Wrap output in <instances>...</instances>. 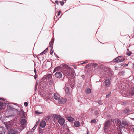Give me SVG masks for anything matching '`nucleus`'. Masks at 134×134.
<instances>
[{"instance_id":"33","label":"nucleus","mask_w":134,"mask_h":134,"mask_svg":"<svg viewBox=\"0 0 134 134\" xmlns=\"http://www.w3.org/2000/svg\"><path fill=\"white\" fill-rule=\"evenodd\" d=\"M87 62H87V60H86L85 61L83 62L81 64H85L87 63Z\"/></svg>"},{"instance_id":"54","label":"nucleus","mask_w":134,"mask_h":134,"mask_svg":"<svg viewBox=\"0 0 134 134\" xmlns=\"http://www.w3.org/2000/svg\"><path fill=\"white\" fill-rule=\"evenodd\" d=\"M121 64V65H122V66H125V65H124L123 64Z\"/></svg>"},{"instance_id":"60","label":"nucleus","mask_w":134,"mask_h":134,"mask_svg":"<svg viewBox=\"0 0 134 134\" xmlns=\"http://www.w3.org/2000/svg\"><path fill=\"white\" fill-rule=\"evenodd\" d=\"M133 131L134 132V127L133 129Z\"/></svg>"},{"instance_id":"51","label":"nucleus","mask_w":134,"mask_h":134,"mask_svg":"<svg viewBox=\"0 0 134 134\" xmlns=\"http://www.w3.org/2000/svg\"><path fill=\"white\" fill-rule=\"evenodd\" d=\"M85 75H83L82 76V77L83 78H85Z\"/></svg>"},{"instance_id":"38","label":"nucleus","mask_w":134,"mask_h":134,"mask_svg":"<svg viewBox=\"0 0 134 134\" xmlns=\"http://www.w3.org/2000/svg\"><path fill=\"white\" fill-rule=\"evenodd\" d=\"M113 124H114V125H115V123H116V120H113Z\"/></svg>"},{"instance_id":"14","label":"nucleus","mask_w":134,"mask_h":134,"mask_svg":"<svg viewBox=\"0 0 134 134\" xmlns=\"http://www.w3.org/2000/svg\"><path fill=\"white\" fill-rule=\"evenodd\" d=\"M54 97L55 100H58L60 99V96L58 93H57L54 94Z\"/></svg>"},{"instance_id":"53","label":"nucleus","mask_w":134,"mask_h":134,"mask_svg":"<svg viewBox=\"0 0 134 134\" xmlns=\"http://www.w3.org/2000/svg\"><path fill=\"white\" fill-rule=\"evenodd\" d=\"M118 58H115V59H114V60H118Z\"/></svg>"},{"instance_id":"31","label":"nucleus","mask_w":134,"mask_h":134,"mask_svg":"<svg viewBox=\"0 0 134 134\" xmlns=\"http://www.w3.org/2000/svg\"><path fill=\"white\" fill-rule=\"evenodd\" d=\"M98 104L100 105H102L103 104L101 100H100L98 102Z\"/></svg>"},{"instance_id":"46","label":"nucleus","mask_w":134,"mask_h":134,"mask_svg":"<svg viewBox=\"0 0 134 134\" xmlns=\"http://www.w3.org/2000/svg\"><path fill=\"white\" fill-rule=\"evenodd\" d=\"M37 75H36L34 76V78L35 79H36L37 78Z\"/></svg>"},{"instance_id":"45","label":"nucleus","mask_w":134,"mask_h":134,"mask_svg":"<svg viewBox=\"0 0 134 134\" xmlns=\"http://www.w3.org/2000/svg\"><path fill=\"white\" fill-rule=\"evenodd\" d=\"M48 77L49 78H51V77H52V76L51 74H49L48 75Z\"/></svg>"},{"instance_id":"59","label":"nucleus","mask_w":134,"mask_h":134,"mask_svg":"<svg viewBox=\"0 0 134 134\" xmlns=\"http://www.w3.org/2000/svg\"><path fill=\"white\" fill-rule=\"evenodd\" d=\"M118 134H122L121 133H119Z\"/></svg>"},{"instance_id":"24","label":"nucleus","mask_w":134,"mask_h":134,"mask_svg":"<svg viewBox=\"0 0 134 134\" xmlns=\"http://www.w3.org/2000/svg\"><path fill=\"white\" fill-rule=\"evenodd\" d=\"M3 109V103L2 102H0V110Z\"/></svg>"},{"instance_id":"10","label":"nucleus","mask_w":134,"mask_h":134,"mask_svg":"<svg viewBox=\"0 0 134 134\" xmlns=\"http://www.w3.org/2000/svg\"><path fill=\"white\" fill-rule=\"evenodd\" d=\"M105 85L107 87L109 86L110 85V81L109 79L105 80L104 81Z\"/></svg>"},{"instance_id":"23","label":"nucleus","mask_w":134,"mask_h":134,"mask_svg":"<svg viewBox=\"0 0 134 134\" xmlns=\"http://www.w3.org/2000/svg\"><path fill=\"white\" fill-rule=\"evenodd\" d=\"M124 59H118L116 61H115V62H116L117 63L120 62H122L124 61Z\"/></svg>"},{"instance_id":"7","label":"nucleus","mask_w":134,"mask_h":134,"mask_svg":"<svg viewBox=\"0 0 134 134\" xmlns=\"http://www.w3.org/2000/svg\"><path fill=\"white\" fill-rule=\"evenodd\" d=\"M58 122L60 125H63L65 122V120L63 118H60L58 119Z\"/></svg>"},{"instance_id":"13","label":"nucleus","mask_w":134,"mask_h":134,"mask_svg":"<svg viewBox=\"0 0 134 134\" xmlns=\"http://www.w3.org/2000/svg\"><path fill=\"white\" fill-rule=\"evenodd\" d=\"M110 124V122L109 120H108L105 123L104 126V129H107L109 126Z\"/></svg>"},{"instance_id":"26","label":"nucleus","mask_w":134,"mask_h":134,"mask_svg":"<svg viewBox=\"0 0 134 134\" xmlns=\"http://www.w3.org/2000/svg\"><path fill=\"white\" fill-rule=\"evenodd\" d=\"M95 114L96 115H98L99 113V111L98 110H97L94 112Z\"/></svg>"},{"instance_id":"22","label":"nucleus","mask_w":134,"mask_h":134,"mask_svg":"<svg viewBox=\"0 0 134 134\" xmlns=\"http://www.w3.org/2000/svg\"><path fill=\"white\" fill-rule=\"evenodd\" d=\"M54 41V40H53V41L52 40L49 43V47H51V48H53V45Z\"/></svg>"},{"instance_id":"2","label":"nucleus","mask_w":134,"mask_h":134,"mask_svg":"<svg viewBox=\"0 0 134 134\" xmlns=\"http://www.w3.org/2000/svg\"><path fill=\"white\" fill-rule=\"evenodd\" d=\"M6 127L8 129H9L12 127H13V128L18 129L20 131L19 129L20 130V131H22L21 129L19 127L20 124L19 122H14L12 121H10L7 122L5 124Z\"/></svg>"},{"instance_id":"48","label":"nucleus","mask_w":134,"mask_h":134,"mask_svg":"<svg viewBox=\"0 0 134 134\" xmlns=\"http://www.w3.org/2000/svg\"><path fill=\"white\" fill-rule=\"evenodd\" d=\"M37 88V86H35V90H36Z\"/></svg>"},{"instance_id":"17","label":"nucleus","mask_w":134,"mask_h":134,"mask_svg":"<svg viewBox=\"0 0 134 134\" xmlns=\"http://www.w3.org/2000/svg\"><path fill=\"white\" fill-rule=\"evenodd\" d=\"M53 117L54 118V120L55 118L58 119L59 118L61 117V116L58 115L54 114L53 115Z\"/></svg>"},{"instance_id":"64","label":"nucleus","mask_w":134,"mask_h":134,"mask_svg":"<svg viewBox=\"0 0 134 134\" xmlns=\"http://www.w3.org/2000/svg\"><path fill=\"white\" fill-rule=\"evenodd\" d=\"M129 49H127V50L128 51Z\"/></svg>"},{"instance_id":"29","label":"nucleus","mask_w":134,"mask_h":134,"mask_svg":"<svg viewBox=\"0 0 134 134\" xmlns=\"http://www.w3.org/2000/svg\"><path fill=\"white\" fill-rule=\"evenodd\" d=\"M39 121L40 120H38V121L36 122L35 126H36V127L38 125Z\"/></svg>"},{"instance_id":"42","label":"nucleus","mask_w":134,"mask_h":134,"mask_svg":"<svg viewBox=\"0 0 134 134\" xmlns=\"http://www.w3.org/2000/svg\"><path fill=\"white\" fill-rule=\"evenodd\" d=\"M36 127L35 126L34 127H33V128H32V130H33L34 131Z\"/></svg>"},{"instance_id":"61","label":"nucleus","mask_w":134,"mask_h":134,"mask_svg":"<svg viewBox=\"0 0 134 134\" xmlns=\"http://www.w3.org/2000/svg\"><path fill=\"white\" fill-rule=\"evenodd\" d=\"M50 85H52V83H50Z\"/></svg>"},{"instance_id":"20","label":"nucleus","mask_w":134,"mask_h":134,"mask_svg":"<svg viewBox=\"0 0 134 134\" xmlns=\"http://www.w3.org/2000/svg\"><path fill=\"white\" fill-rule=\"evenodd\" d=\"M116 125H118L120 126L121 124L120 120L119 119H117L116 121Z\"/></svg>"},{"instance_id":"55","label":"nucleus","mask_w":134,"mask_h":134,"mask_svg":"<svg viewBox=\"0 0 134 134\" xmlns=\"http://www.w3.org/2000/svg\"><path fill=\"white\" fill-rule=\"evenodd\" d=\"M38 85V83H36V85L35 86H37Z\"/></svg>"},{"instance_id":"40","label":"nucleus","mask_w":134,"mask_h":134,"mask_svg":"<svg viewBox=\"0 0 134 134\" xmlns=\"http://www.w3.org/2000/svg\"><path fill=\"white\" fill-rule=\"evenodd\" d=\"M40 134H46V133H44L43 132H40Z\"/></svg>"},{"instance_id":"52","label":"nucleus","mask_w":134,"mask_h":134,"mask_svg":"<svg viewBox=\"0 0 134 134\" xmlns=\"http://www.w3.org/2000/svg\"><path fill=\"white\" fill-rule=\"evenodd\" d=\"M48 50V48H47L45 49V51H47Z\"/></svg>"},{"instance_id":"43","label":"nucleus","mask_w":134,"mask_h":134,"mask_svg":"<svg viewBox=\"0 0 134 134\" xmlns=\"http://www.w3.org/2000/svg\"><path fill=\"white\" fill-rule=\"evenodd\" d=\"M55 2L57 4H58V1H55Z\"/></svg>"},{"instance_id":"30","label":"nucleus","mask_w":134,"mask_h":134,"mask_svg":"<svg viewBox=\"0 0 134 134\" xmlns=\"http://www.w3.org/2000/svg\"><path fill=\"white\" fill-rule=\"evenodd\" d=\"M131 52H127V53H126L127 55L129 56L130 55H131Z\"/></svg>"},{"instance_id":"63","label":"nucleus","mask_w":134,"mask_h":134,"mask_svg":"<svg viewBox=\"0 0 134 134\" xmlns=\"http://www.w3.org/2000/svg\"><path fill=\"white\" fill-rule=\"evenodd\" d=\"M133 64V67H134V63Z\"/></svg>"},{"instance_id":"47","label":"nucleus","mask_w":134,"mask_h":134,"mask_svg":"<svg viewBox=\"0 0 134 134\" xmlns=\"http://www.w3.org/2000/svg\"><path fill=\"white\" fill-rule=\"evenodd\" d=\"M13 115H10V116H6V117L7 118H9L10 117H11V116H12Z\"/></svg>"},{"instance_id":"37","label":"nucleus","mask_w":134,"mask_h":134,"mask_svg":"<svg viewBox=\"0 0 134 134\" xmlns=\"http://www.w3.org/2000/svg\"><path fill=\"white\" fill-rule=\"evenodd\" d=\"M24 105L26 107L28 105V103L27 102H25L24 103Z\"/></svg>"},{"instance_id":"3","label":"nucleus","mask_w":134,"mask_h":134,"mask_svg":"<svg viewBox=\"0 0 134 134\" xmlns=\"http://www.w3.org/2000/svg\"><path fill=\"white\" fill-rule=\"evenodd\" d=\"M68 82V83L66 84L65 85L66 88L65 89V91L67 94H68L69 92V87L67 86H70L71 88H73L74 86V82L73 79L72 78L71 79H69V80Z\"/></svg>"},{"instance_id":"8","label":"nucleus","mask_w":134,"mask_h":134,"mask_svg":"<svg viewBox=\"0 0 134 134\" xmlns=\"http://www.w3.org/2000/svg\"><path fill=\"white\" fill-rule=\"evenodd\" d=\"M46 123L45 121L43 120H42L40 123L39 126L42 128L44 127L46 125Z\"/></svg>"},{"instance_id":"4","label":"nucleus","mask_w":134,"mask_h":134,"mask_svg":"<svg viewBox=\"0 0 134 134\" xmlns=\"http://www.w3.org/2000/svg\"><path fill=\"white\" fill-rule=\"evenodd\" d=\"M14 128V129H10V130H9L8 133L9 134H15L17 133L19 131L20 132L21 131L19 130L18 129ZM19 130H20V129Z\"/></svg>"},{"instance_id":"28","label":"nucleus","mask_w":134,"mask_h":134,"mask_svg":"<svg viewBox=\"0 0 134 134\" xmlns=\"http://www.w3.org/2000/svg\"><path fill=\"white\" fill-rule=\"evenodd\" d=\"M51 117L50 116H48L46 118V121H48L49 119H50Z\"/></svg>"},{"instance_id":"12","label":"nucleus","mask_w":134,"mask_h":134,"mask_svg":"<svg viewBox=\"0 0 134 134\" xmlns=\"http://www.w3.org/2000/svg\"><path fill=\"white\" fill-rule=\"evenodd\" d=\"M58 100L59 103L60 104H64L66 102L65 99L64 98H60Z\"/></svg>"},{"instance_id":"34","label":"nucleus","mask_w":134,"mask_h":134,"mask_svg":"<svg viewBox=\"0 0 134 134\" xmlns=\"http://www.w3.org/2000/svg\"><path fill=\"white\" fill-rule=\"evenodd\" d=\"M47 51H45V50L43 51L40 54H45V53L46 52H47Z\"/></svg>"},{"instance_id":"57","label":"nucleus","mask_w":134,"mask_h":134,"mask_svg":"<svg viewBox=\"0 0 134 134\" xmlns=\"http://www.w3.org/2000/svg\"><path fill=\"white\" fill-rule=\"evenodd\" d=\"M55 56H56V57H57V55L56 54H55Z\"/></svg>"},{"instance_id":"58","label":"nucleus","mask_w":134,"mask_h":134,"mask_svg":"<svg viewBox=\"0 0 134 134\" xmlns=\"http://www.w3.org/2000/svg\"><path fill=\"white\" fill-rule=\"evenodd\" d=\"M124 73V71H122L121 72V73Z\"/></svg>"},{"instance_id":"5","label":"nucleus","mask_w":134,"mask_h":134,"mask_svg":"<svg viewBox=\"0 0 134 134\" xmlns=\"http://www.w3.org/2000/svg\"><path fill=\"white\" fill-rule=\"evenodd\" d=\"M26 120L25 119H23L21 120L20 121V124L22 125L23 126H21L20 124V128L22 130L25 128L26 124Z\"/></svg>"},{"instance_id":"50","label":"nucleus","mask_w":134,"mask_h":134,"mask_svg":"<svg viewBox=\"0 0 134 134\" xmlns=\"http://www.w3.org/2000/svg\"><path fill=\"white\" fill-rule=\"evenodd\" d=\"M34 72H35V74H36V69H34Z\"/></svg>"},{"instance_id":"11","label":"nucleus","mask_w":134,"mask_h":134,"mask_svg":"<svg viewBox=\"0 0 134 134\" xmlns=\"http://www.w3.org/2000/svg\"><path fill=\"white\" fill-rule=\"evenodd\" d=\"M6 132V129L4 127H0V134H5Z\"/></svg>"},{"instance_id":"16","label":"nucleus","mask_w":134,"mask_h":134,"mask_svg":"<svg viewBox=\"0 0 134 134\" xmlns=\"http://www.w3.org/2000/svg\"><path fill=\"white\" fill-rule=\"evenodd\" d=\"M67 119L70 122H72L74 120V119L71 116H68L67 117Z\"/></svg>"},{"instance_id":"49","label":"nucleus","mask_w":134,"mask_h":134,"mask_svg":"<svg viewBox=\"0 0 134 134\" xmlns=\"http://www.w3.org/2000/svg\"><path fill=\"white\" fill-rule=\"evenodd\" d=\"M120 57H121L120 56H119L118 57H117L116 58L120 59Z\"/></svg>"},{"instance_id":"6","label":"nucleus","mask_w":134,"mask_h":134,"mask_svg":"<svg viewBox=\"0 0 134 134\" xmlns=\"http://www.w3.org/2000/svg\"><path fill=\"white\" fill-rule=\"evenodd\" d=\"M120 127L122 128H127L128 126V123L125 121H123L121 124Z\"/></svg>"},{"instance_id":"36","label":"nucleus","mask_w":134,"mask_h":134,"mask_svg":"<svg viewBox=\"0 0 134 134\" xmlns=\"http://www.w3.org/2000/svg\"><path fill=\"white\" fill-rule=\"evenodd\" d=\"M61 13V11H59L58 13V16H59L60 15Z\"/></svg>"},{"instance_id":"25","label":"nucleus","mask_w":134,"mask_h":134,"mask_svg":"<svg viewBox=\"0 0 134 134\" xmlns=\"http://www.w3.org/2000/svg\"><path fill=\"white\" fill-rule=\"evenodd\" d=\"M92 65L95 68L98 66V64L95 63H93L92 64Z\"/></svg>"},{"instance_id":"18","label":"nucleus","mask_w":134,"mask_h":134,"mask_svg":"<svg viewBox=\"0 0 134 134\" xmlns=\"http://www.w3.org/2000/svg\"><path fill=\"white\" fill-rule=\"evenodd\" d=\"M74 125L75 127H78L80 125V123L78 121L75 122Z\"/></svg>"},{"instance_id":"35","label":"nucleus","mask_w":134,"mask_h":134,"mask_svg":"<svg viewBox=\"0 0 134 134\" xmlns=\"http://www.w3.org/2000/svg\"><path fill=\"white\" fill-rule=\"evenodd\" d=\"M53 48H51V51H50V54H53Z\"/></svg>"},{"instance_id":"9","label":"nucleus","mask_w":134,"mask_h":134,"mask_svg":"<svg viewBox=\"0 0 134 134\" xmlns=\"http://www.w3.org/2000/svg\"><path fill=\"white\" fill-rule=\"evenodd\" d=\"M130 96H132L134 95V88L130 89L128 94Z\"/></svg>"},{"instance_id":"32","label":"nucleus","mask_w":134,"mask_h":134,"mask_svg":"<svg viewBox=\"0 0 134 134\" xmlns=\"http://www.w3.org/2000/svg\"><path fill=\"white\" fill-rule=\"evenodd\" d=\"M96 121V120L95 119H94L92 120L91 121V123H95Z\"/></svg>"},{"instance_id":"19","label":"nucleus","mask_w":134,"mask_h":134,"mask_svg":"<svg viewBox=\"0 0 134 134\" xmlns=\"http://www.w3.org/2000/svg\"><path fill=\"white\" fill-rule=\"evenodd\" d=\"M85 91L86 93L87 94H90L91 92V90L89 88H86L85 90Z\"/></svg>"},{"instance_id":"15","label":"nucleus","mask_w":134,"mask_h":134,"mask_svg":"<svg viewBox=\"0 0 134 134\" xmlns=\"http://www.w3.org/2000/svg\"><path fill=\"white\" fill-rule=\"evenodd\" d=\"M20 113L21 114V118H26L25 113L24 112L23 110V109L21 110Z\"/></svg>"},{"instance_id":"27","label":"nucleus","mask_w":134,"mask_h":134,"mask_svg":"<svg viewBox=\"0 0 134 134\" xmlns=\"http://www.w3.org/2000/svg\"><path fill=\"white\" fill-rule=\"evenodd\" d=\"M35 113L36 114H41L42 113V112H39L38 111H35Z\"/></svg>"},{"instance_id":"62","label":"nucleus","mask_w":134,"mask_h":134,"mask_svg":"<svg viewBox=\"0 0 134 134\" xmlns=\"http://www.w3.org/2000/svg\"><path fill=\"white\" fill-rule=\"evenodd\" d=\"M69 131V130H68V131H67V132H68V133H68V131Z\"/></svg>"},{"instance_id":"21","label":"nucleus","mask_w":134,"mask_h":134,"mask_svg":"<svg viewBox=\"0 0 134 134\" xmlns=\"http://www.w3.org/2000/svg\"><path fill=\"white\" fill-rule=\"evenodd\" d=\"M130 110L128 108H126L124 110V112L125 114H126L129 113Z\"/></svg>"},{"instance_id":"41","label":"nucleus","mask_w":134,"mask_h":134,"mask_svg":"<svg viewBox=\"0 0 134 134\" xmlns=\"http://www.w3.org/2000/svg\"><path fill=\"white\" fill-rule=\"evenodd\" d=\"M60 2L61 5H63L64 4V3L63 2Z\"/></svg>"},{"instance_id":"44","label":"nucleus","mask_w":134,"mask_h":134,"mask_svg":"<svg viewBox=\"0 0 134 134\" xmlns=\"http://www.w3.org/2000/svg\"><path fill=\"white\" fill-rule=\"evenodd\" d=\"M0 99L1 100H4V99L3 98H0Z\"/></svg>"},{"instance_id":"39","label":"nucleus","mask_w":134,"mask_h":134,"mask_svg":"<svg viewBox=\"0 0 134 134\" xmlns=\"http://www.w3.org/2000/svg\"><path fill=\"white\" fill-rule=\"evenodd\" d=\"M111 94V92H110L108 94H107L106 96V98H108L109 97V96Z\"/></svg>"},{"instance_id":"1","label":"nucleus","mask_w":134,"mask_h":134,"mask_svg":"<svg viewBox=\"0 0 134 134\" xmlns=\"http://www.w3.org/2000/svg\"><path fill=\"white\" fill-rule=\"evenodd\" d=\"M55 72V77L59 79L62 78L63 74L64 75H65L68 78H69L70 76H73L74 75V71L66 65H64L63 70L61 69L60 67H56L54 69L53 72Z\"/></svg>"},{"instance_id":"56","label":"nucleus","mask_w":134,"mask_h":134,"mask_svg":"<svg viewBox=\"0 0 134 134\" xmlns=\"http://www.w3.org/2000/svg\"><path fill=\"white\" fill-rule=\"evenodd\" d=\"M89 65H86V67H87Z\"/></svg>"}]
</instances>
